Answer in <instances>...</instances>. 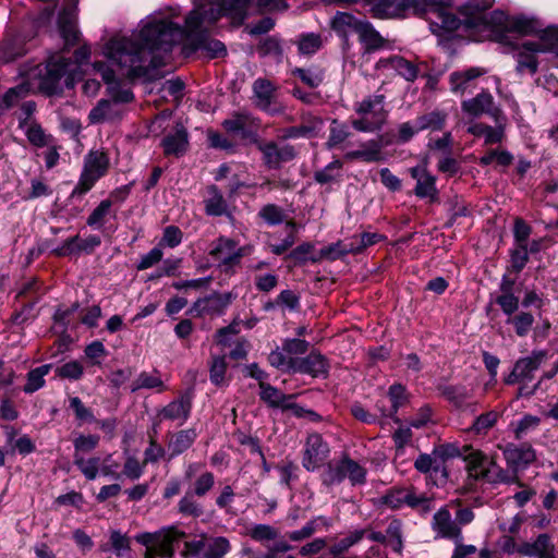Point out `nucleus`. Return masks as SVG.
<instances>
[{
    "label": "nucleus",
    "mask_w": 558,
    "mask_h": 558,
    "mask_svg": "<svg viewBox=\"0 0 558 558\" xmlns=\"http://www.w3.org/2000/svg\"><path fill=\"white\" fill-rule=\"evenodd\" d=\"M322 125L323 122L316 120L308 125L292 126L286 130L284 136L288 138L312 137L322 129Z\"/></svg>",
    "instance_id": "nucleus-46"
},
{
    "label": "nucleus",
    "mask_w": 558,
    "mask_h": 558,
    "mask_svg": "<svg viewBox=\"0 0 558 558\" xmlns=\"http://www.w3.org/2000/svg\"><path fill=\"white\" fill-rule=\"evenodd\" d=\"M377 70L393 71L408 82H414L418 74V66L400 56L380 59L376 63Z\"/></svg>",
    "instance_id": "nucleus-15"
},
{
    "label": "nucleus",
    "mask_w": 558,
    "mask_h": 558,
    "mask_svg": "<svg viewBox=\"0 0 558 558\" xmlns=\"http://www.w3.org/2000/svg\"><path fill=\"white\" fill-rule=\"evenodd\" d=\"M111 38L112 37H110L102 46H105ZM104 47H101V50ZM100 53H102V51ZM101 56L108 61L110 65L101 61H96L93 63V68L101 75L104 82L107 84V90L110 99L99 100L98 104L90 110L88 120L92 124L112 122L120 119L123 114L121 105L130 102L133 99V94L130 89L120 88V85L116 80L114 71L110 66L117 68L120 75L123 76L119 68L112 64L104 54ZM124 77L130 78L125 75Z\"/></svg>",
    "instance_id": "nucleus-2"
},
{
    "label": "nucleus",
    "mask_w": 558,
    "mask_h": 558,
    "mask_svg": "<svg viewBox=\"0 0 558 558\" xmlns=\"http://www.w3.org/2000/svg\"><path fill=\"white\" fill-rule=\"evenodd\" d=\"M329 372L327 359L318 352H311L303 359H296L294 373L307 374L313 377H326Z\"/></svg>",
    "instance_id": "nucleus-17"
},
{
    "label": "nucleus",
    "mask_w": 558,
    "mask_h": 558,
    "mask_svg": "<svg viewBox=\"0 0 558 558\" xmlns=\"http://www.w3.org/2000/svg\"><path fill=\"white\" fill-rule=\"evenodd\" d=\"M498 417L499 413L497 411H488L486 413H483L475 418L471 427V430H473L476 434L486 433L496 424Z\"/></svg>",
    "instance_id": "nucleus-50"
},
{
    "label": "nucleus",
    "mask_w": 558,
    "mask_h": 558,
    "mask_svg": "<svg viewBox=\"0 0 558 558\" xmlns=\"http://www.w3.org/2000/svg\"><path fill=\"white\" fill-rule=\"evenodd\" d=\"M209 255L219 267L228 269L239 264L243 256V248L239 247L238 244L226 236H220L218 240L211 243Z\"/></svg>",
    "instance_id": "nucleus-12"
},
{
    "label": "nucleus",
    "mask_w": 558,
    "mask_h": 558,
    "mask_svg": "<svg viewBox=\"0 0 558 558\" xmlns=\"http://www.w3.org/2000/svg\"><path fill=\"white\" fill-rule=\"evenodd\" d=\"M184 558L196 556L198 558H225L231 550L230 542L225 536H207L202 533L196 538L185 542Z\"/></svg>",
    "instance_id": "nucleus-7"
},
{
    "label": "nucleus",
    "mask_w": 558,
    "mask_h": 558,
    "mask_svg": "<svg viewBox=\"0 0 558 558\" xmlns=\"http://www.w3.org/2000/svg\"><path fill=\"white\" fill-rule=\"evenodd\" d=\"M109 158L100 150L89 151L85 157L84 169L74 192L84 194L107 172Z\"/></svg>",
    "instance_id": "nucleus-10"
},
{
    "label": "nucleus",
    "mask_w": 558,
    "mask_h": 558,
    "mask_svg": "<svg viewBox=\"0 0 558 558\" xmlns=\"http://www.w3.org/2000/svg\"><path fill=\"white\" fill-rule=\"evenodd\" d=\"M92 56L89 45H82L75 50V61L54 54L46 64V72L40 78L39 88L47 95L59 94L63 87H73L78 77V68Z\"/></svg>",
    "instance_id": "nucleus-3"
},
{
    "label": "nucleus",
    "mask_w": 558,
    "mask_h": 558,
    "mask_svg": "<svg viewBox=\"0 0 558 558\" xmlns=\"http://www.w3.org/2000/svg\"><path fill=\"white\" fill-rule=\"evenodd\" d=\"M385 98L383 95L369 96L356 105L359 119L352 120V126L360 132H375L386 121Z\"/></svg>",
    "instance_id": "nucleus-5"
},
{
    "label": "nucleus",
    "mask_w": 558,
    "mask_h": 558,
    "mask_svg": "<svg viewBox=\"0 0 558 558\" xmlns=\"http://www.w3.org/2000/svg\"><path fill=\"white\" fill-rule=\"evenodd\" d=\"M187 133L184 128H177L175 132L168 134L162 141V147L166 155L180 156L187 148Z\"/></svg>",
    "instance_id": "nucleus-29"
},
{
    "label": "nucleus",
    "mask_w": 558,
    "mask_h": 558,
    "mask_svg": "<svg viewBox=\"0 0 558 558\" xmlns=\"http://www.w3.org/2000/svg\"><path fill=\"white\" fill-rule=\"evenodd\" d=\"M26 136L37 147L48 146L51 142V136L47 135L38 124L29 125L26 130Z\"/></svg>",
    "instance_id": "nucleus-57"
},
{
    "label": "nucleus",
    "mask_w": 558,
    "mask_h": 558,
    "mask_svg": "<svg viewBox=\"0 0 558 558\" xmlns=\"http://www.w3.org/2000/svg\"><path fill=\"white\" fill-rule=\"evenodd\" d=\"M227 362L225 356H218L213 360L210 366V380L216 386L226 384Z\"/></svg>",
    "instance_id": "nucleus-54"
},
{
    "label": "nucleus",
    "mask_w": 558,
    "mask_h": 558,
    "mask_svg": "<svg viewBox=\"0 0 558 558\" xmlns=\"http://www.w3.org/2000/svg\"><path fill=\"white\" fill-rule=\"evenodd\" d=\"M486 71L482 68H470L466 70L454 71L449 75L450 90L454 94H463L473 80L484 75Z\"/></svg>",
    "instance_id": "nucleus-24"
},
{
    "label": "nucleus",
    "mask_w": 558,
    "mask_h": 558,
    "mask_svg": "<svg viewBox=\"0 0 558 558\" xmlns=\"http://www.w3.org/2000/svg\"><path fill=\"white\" fill-rule=\"evenodd\" d=\"M27 93V89L23 85H19L10 88L0 100V111L12 107Z\"/></svg>",
    "instance_id": "nucleus-63"
},
{
    "label": "nucleus",
    "mask_w": 558,
    "mask_h": 558,
    "mask_svg": "<svg viewBox=\"0 0 558 558\" xmlns=\"http://www.w3.org/2000/svg\"><path fill=\"white\" fill-rule=\"evenodd\" d=\"M111 202L108 199L102 201L89 215L87 225L98 228L102 225L105 217L109 214Z\"/></svg>",
    "instance_id": "nucleus-61"
},
{
    "label": "nucleus",
    "mask_w": 558,
    "mask_h": 558,
    "mask_svg": "<svg viewBox=\"0 0 558 558\" xmlns=\"http://www.w3.org/2000/svg\"><path fill=\"white\" fill-rule=\"evenodd\" d=\"M56 375L63 379L78 380L84 375V366L80 361L72 360L57 367Z\"/></svg>",
    "instance_id": "nucleus-43"
},
{
    "label": "nucleus",
    "mask_w": 558,
    "mask_h": 558,
    "mask_svg": "<svg viewBox=\"0 0 558 558\" xmlns=\"http://www.w3.org/2000/svg\"><path fill=\"white\" fill-rule=\"evenodd\" d=\"M506 31L520 36L537 34L539 37L543 32L547 31V28L543 29L541 21L533 16L515 15L506 20Z\"/></svg>",
    "instance_id": "nucleus-18"
},
{
    "label": "nucleus",
    "mask_w": 558,
    "mask_h": 558,
    "mask_svg": "<svg viewBox=\"0 0 558 558\" xmlns=\"http://www.w3.org/2000/svg\"><path fill=\"white\" fill-rule=\"evenodd\" d=\"M191 408V398L190 396L184 395L162 408V410L159 412V417L161 420L174 421L179 425H182L189 418Z\"/></svg>",
    "instance_id": "nucleus-21"
},
{
    "label": "nucleus",
    "mask_w": 558,
    "mask_h": 558,
    "mask_svg": "<svg viewBox=\"0 0 558 558\" xmlns=\"http://www.w3.org/2000/svg\"><path fill=\"white\" fill-rule=\"evenodd\" d=\"M345 478H348L352 485L363 484L366 478V471L354 460L343 457L338 461L329 462L322 474V482L326 486L340 484Z\"/></svg>",
    "instance_id": "nucleus-6"
},
{
    "label": "nucleus",
    "mask_w": 558,
    "mask_h": 558,
    "mask_svg": "<svg viewBox=\"0 0 558 558\" xmlns=\"http://www.w3.org/2000/svg\"><path fill=\"white\" fill-rule=\"evenodd\" d=\"M268 362L271 366L287 372L295 371L296 359L289 356L283 348H276L269 353Z\"/></svg>",
    "instance_id": "nucleus-37"
},
{
    "label": "nucleus",
    "mask_w": 558,
    "mask_h": 558,
    "mask_svg": "<svg viewBox=\"0 0 558 558\" xmlns=\"http://www.w3.org/2000/svg\"><path fill=\"white\" fill-rule=\"evenodd\" d=\"M252 118L246 113H235L222 122V126L232 134H242L245 136L246 129L252 125Z\"/></svg>",
    "instance_id": "nucleus-39"
},
{
    "label": "nucleus",
    "mask_w": 558,
    "mask_h": 558,
    "mask_svg": "<svg viewBox=\"0 0 558 558\" xmlns=\"http://www.w3.org/2000/svg\"><path fill=\"white\" fill-rule=\"evenodd\" d=\"M417 121V128L423 130H432V131H438L441 130L445 121H446V114L440 111H434L429 112L427 114L421 116L416 119Z\"/></svg>",
    "instance_id": "nucleus-42"
},
{
    "label": "nucleus",
    "mask_w": 558,
    "mask_h": 558,
    "mask_svg": "<svg viewBox=\"0 0 558 558\" xmlns=\"http://www.w3.org/2000/svg\"><path fill=\"white\" fill-rule=\"evenodd\" d=\"M110 545L118 557H122L130 549V539L119 530L110 532Z\"/></svg>",
    "instance_id": "nucleus-53"
},
{
    "label": "nucleus",
    "mask_w": 558,
    "mask_h": 558,
    "mask_svg": "<svg viewBox=\"0 0 558 558\" xmlns=\"http://www.w3.org/2000/svg\"><path fill=\"white\" fill-rule=\"evenodd\" d=\"M275 90L276 87L270 81L265 78L256 80L253 84L256 105L263 110L269 109Z\"/></svg>",
    "instance_id": "nucleus-33"
},
{
    "label": "nucleus",
    "mask_w": 558,
    "mask_h": 558,
    "mask_svg": "<svg viewBox=\"0 0 558 558\" xmlns=\"http://www.w3.org/2000/svg\"><path fill=\"white\" fill-rule=\"evenodd\" d=\"M292 74L296 75L306 86L315 88L320 85L324 80L323 73L314 69L295 68Z\"/></svg>",
    "instance_id": "nucleus-49"
},
{
    "label": "nucleus",
    "mask_w": 558,
    "mask_h": 558,
    "mask_svg": "<svg viewBox=\"0 0 558 558\" xmlns=\"http://www.w3.org/2000/svg\"><path fill=\"white\" fill-rule=\"evenodd\" d=\"M518 553L527 557L555 558L549 544V537L541 534L533 542H527L518 547Z\"/></svg>",
    "instance_id": "nucleus-26"
},
{
    "label": "nucleus",
    "mask_w": 558,
    "mask_h": 558,
    "mask_svg": "<svg viewBox=\"0 0 558 558\" xmlns=\"http://www.w3.org/2000/svg\"><path fill=\"white\" fill-rule=\"evenodd\" d=\"M77 8L76 3H71L65 8L58 19V26L65 46H72L78 40V31L76 27Z\"/></svg>",
    "instance_id": "nucleus-16"
},
{
    "label": "nucleus",
    "mask_w": 558,
    "mask_h": 558,
    "mask_svg": "<svg viewBox=\"0 0 558 558\" xmlns=\"http://www.w3.org/2000/svg\"><path fill=\"white\" fill-rule=\"evenodd\" d=\"M215 484V476L211 472L202 473L193 484V495L198 497L205 496Z\"/></svg>",
    "instance_id": "nucleus-56"
},
{
    "label": "nucleus",
    "mask_w": 558,
    "mask_h": 558,
    "mask_svg": "<svg viewBox=\"0 0 558 558\" xmlns=\"http://www.w3.org/2000/svg\"><path fill=\"white\" fill-rule=\"evenodd\" d=\"M232 302L230 293H213L196 300L187 314L195 317L220 316Z\"/></svg>",
    "instance_id": "nucleus-13"
},
{
    "label": "nucleus",
    "mask_w": 558,
    "mask_h": 558,
    "mask_svg": "<svg viewBox=\"0 0 558 558\" xmlns=\"http://www.w3.org/2000/svg\"><path fill=\"white\" fill-rule=\"evenodd\" d=\"M410 173L412 178L416 180V186L414 189L416 196L425 198L436 195V180L435 177L427 171L426 162L411 168Z\"/></svg>",
    "instance_id": "nucleus-20"
},
{
    "label": "nucleus",
    "mask_w": 558,
    "mask_h": 558,
    "mask_svg": "<svg viewBox=\"0 0 558 558\" xmlns=\"http://www.w3.org/2000/svg\"><path fill=\"white\" fill-rule=\"evenodd\" d=\"M141 389H149L155 390L156 392H162L167 389V386L161 379L160 373L158 371L142 372L131 385L132 392Z\"/></svg>",
    "instance_id": "nucleus-28"
},
{
    "label": "nucleus",
    "mask_w": 558,
    "mask_h": 558,
    "mask_svg": "<svg viewBox=\"0 0 558 558\" xmlns=\"http://www.w3.org/2000/svg\"><path fill=\"white\" fill-rule=\"evenodd\" d=\"M357 35L366 51L377 50L384 46V38L367 21L357 28Z\"/></svg>",
    "instance_id": "nucleus-34"
},
{
    "label": "nucleus",
    "mask_w": 558,
    "mask_h": 558,
    "mask_svg": "<svg viewBox=\"0 0 558 558\" xmlns=\"http://www.w3.org/2000/svg\"><path fill=\"white\" fill-rule=\"evenodd\" d=\"M99 442V437L96 435H80L74 439L75 453L89 452L94 450Z\"/></svg>",
    "instance_id": "nucleus-64"
},
{
    "label": "nucleus",
    "mask_w": 558,
    "mask_h": 558,
    "mask_svg": "<svg viewBox=\"0 0 558 558\" xmlns=\"http://www.w3.org/2000/svg\"><path fill=\"white\" fill-rule=\"evenodd\" d=\"M74 464L80 469L87 480H95L99 473V459H85L82 454L74 453Z\"/></svg>",
    "instance_id": "nucleus-41"
},
{
    "label": "nucleus",
    "mask_w": 558,
    "mask_h": 558,
    "mask_svg": "<svg viewBox=\"0 0 558 558\" xmlns=\"http://www.w3.org/2000/svg\"><path fill=\"white\" fill-rule=\"evenodd\" d=\"M433 529L439 537L450 538L454 542L462 539L461 529L452 521L451 514L446 508H440L434 514Z\"/></svg>",
    "instance_id": "nucleus-19"
},
{
    "label": "nucleus",
    "mask_w": 558,
    "mask_h": 558,
    "mask_svg": "<svg viewBox=\"0 0 558 558\" xmlns=\"http://www.w3.org/2000/svg\"><path fill=\"white\" fill-rule=\"evenodd\" d=\"M557 41L558 26L548 27L537 40L524 41L515 54L518 73H536L538 63L535 54L553 51Z\"/></svg>",
    "instance_id": "nucleus-4"
},
{
    "label": "nucleus",
    "mask_w": 558,
    "mask_h": 558,
    "mask_svg": "<svg viewBox=\"0 0 558 558\" xmlns=\"http://www.w3.org/2000/svg\"><path fill=\"white\" fill-rule=\"evenodd\" d=\"M507 323L513 325L515 333L519 337H524L530 332L534 317L530 313L521 312L513 317H509Z\"/></svg>",
    "instance_id": "nucleus-44"
},
{
    "label": "nucleus",
    "mask_w": 558,
    "mask_h": 558,
    "mask_svg": "<svg viewBox=\"0 0 558 558\" xmlns=\"http://www.w3.org/2000/svg\"><path fill=\"white\" fill-rule=\"evenodd\" d=\"M26 52L24 41L20 36L4 40L0 47V61L11 62Z\"/></svg>",
    "instance_id": "nucleus-35"
},
{
    "label": "nucleus",
    "mask_w": 558,
    "mask_h": 558,
    "mask_svg": "<svg viewBox=\"0 0 558 558\" xmlns=\"http://www.w3.org/2000/svg\"><path fill=\"white\" fill-rule=\"evenodd\" d=\"M493 104L494 99L489 93H481L472 99L464 100L461 107L464 113L476 118L490 112Z\"/></svg>",
    "instance_id": "nucleus-27"
},
{
    "label": "nucleus",
    "mask_w": 558,
    "mask_h": 558,
    "mask_svg": "<svg viewBox=\"0 0 558 558\" xmlns=\"http://www.w3.org/2000/svg\"><path fill=\"white\" fill-rule=\"evenodd\" d=\"M341 168L342 162L340 160H332L324 169L315 172V180L320 184L329 183L339 177Z\"/></svg>",
    "instance_id": "nucleus-51"
},
{
    "label": "nucleus",
    "mask_w": 558,
    "mask_h": 558,
    "mask_svg": "<svg viewBox=\"0 0 558 558\" xmlns=\"http://www.w3.org/2000/svg\"><path fill=\"white\" fill-rule=\"evenodd\" d=\"M254 0H225L218 5L213 0H203L191 11L185 20V29L172 21L173 12H155L143 19L138 28L130 35L116 34L104 46L102 54L121 73L129 77L147 76L151 70L165 63V57L178 44L184 32L189 37L199 36L197 48L217 58L226 52L225 45L216 39L203 36L207 25L215 23L221 15L244 19L246 9Z\"/></svg>",
    "instance_id": "nucleus-1"
},
{
    "label": "nucleus",
    "mask_w": 558,
    "mask_h": 558,
    "mask_svg": "<svg viewBox=\"0 0 558 558\" xmlns=\"http://www.w3.org/2000/svg\"><path fill=\"white\" fill-rule=\"evenodd\" d=\"M259 388L262 400L268 403L270 407L282 409L291 407V400L293 399L292 396H287L266 383H260Z\"/></svg>",
    "instance_id": "nucleus-31"
},
{
    "label": "nucleus",
    "mask_w": 558,
    "mask_h": 558,
    "mask_svg": "<svg viewBox=\"0 0 558 558\" xmlns=\"http://www.w3.org/2000/svg\"><path fill=\"white\" fill-rule=\"evenodd\" d=\"M51 368L50 364H45L39 367L32 369L27 374V383L24 386L26 393H33L39 390L45 385V376L49 374Z\"/></svg>",
    "instance_id": "nucleus-38"
},
{
    "label": "nucleus",
    "mask_w": 558,
    "mask_h": 558,
    "mask_svg": "<svg viewBox=\"0 0 558 558\" xmlns=\"http://www.w3.org/2000/svg\"><path fill=\"white\" fill-rule=\"evenodd\" d=\"M547 360V352L534 350L530 355L520 357L513 365L511 373L505 378L507 385L530 381L533 373Z\"/></svg>",
    "instance_id": "nucleus-11"
},
{
    "label": "nucleus",
    "mask_w": 558,
    "mask_h": 558,
    "mask_svg": "<svg viewBox=\"0 0 558 558\" xmlns=\"http://www.w3.org/2000/svg\"><path fill=\"white\" fill-rule=\"evenodd\" d=\"M502 291L496 302L506 315L511 316L519 307V299L509 289L502 288Z\"/></svg>",
    "instance_id": "nucleus-55"
},
{
    "label": "nucleus",
    "mask_w": 558,
    "mask_h": 558,
    "mask_svg": "<svg viewBox=\"0 0 558 558\" xmlns=\"http://www.w3.org/2000/svg\"><path fill=\"white\" fill-rule=\"evenodd\" d=\"M196 439L194 429L180 430L169 442V450L172 456H178L187 450Z\"/></svg>",
    "instance_id": "nucleus-36"
},
{
    "label": "nucleus",
    "mask_w": 558,
    "mask_h": 558,
    "mask_svg": "<svg viewBox=\"0 0 558 558\" xmlns=\"http://www.w3.org/2000/svg\"><path fill=\"white\" fill-rule=\"evenodd\" d=\"M329 454V447L319 434L306 438L302 464L307 471L317 470Z\"/></svg>",
    "instance_id": "nucleus-14"
},
{
    "label": "nucleus",
    "mask_w": 558,
    "mask_h": 558,
    "mask_svg": "<svg viewBox=\"0 0 558 558\" xmlns=\"http://www.w3.org/2000/svg\"><path fill=\"white\" fill-rule=\"evenodd\" d=\"M266 165L270 168H277L281 162L291 160L294 156L292 146L286 145L279 147L275 143H268L260 146Z\"/></svg>",
    "instance_id": "nucleus-23"
},
{
    "label": "nucleus",
    "mask_w": 558,
    "mask_h": 558,
    "mask_svg": "<svg viewBox=\"0 0 558 558\" xmlns=\"http://www.w3.org/2000/svg\"><path fill=\"white\" fill-rule=\"evenodd\" d=\"M319 524L329 526L330 522L325 517H317L308 521L302 529L288 533V537L293 542L308 538L318 530Z\"/></svg>",
    "instance_id": "nucleus-40"
},
{
    "label": "nucleus",
    "mask_w": 558,
    "mask_h": 558,
    "mask_svg": "<svg viewBox=\"0 0 558 558\" xmlns=\"http://www.w3.org/2000/svg\"><path fill=\"white\" fill-rule=\"evenodd\" d=\"M322 44L319 35L314 33L305 34L299 40V51L303 54H313L322 47Z\"/></svg>",
    "instance_id": "nucleus-52"
},
{
    "label": "nucleus",
    "mask_w": 558,
    "mask_h": 558,
    "mask_svg": "<svg viewBox=\"0 0 558 558\" xmlns=\"http://www.w3.org/2000/svg\"><path fill=\"white\" fill-rule=\"evenodd\" d=\"M178 509L183 515L197 518L203 513L201 505L195 500L194 495L186 493L179 501Z\"/></svg>",
    "instance_id": "nucleus-48"
},
{
    "label": "nucleus",
    "mask_w": 558,
    "mask_h": 558,
    "mask_svg": "<svg viewBox=\"0 0 558 558\" xmlns=\"http://www.w3.org/2000/svg\"><path fill=\"white\" fill-rule=\"evenodd\" d=\"M204 203L208 216H222L228 210L227 202L216 185L208 186Z\"/></svg>",
    "instance_id": "nucleus-32"
},
{
    "label": "nucleus",
    "mask_w": 558,
    "mask_h": 558,
    "mask_svg": "<svg viewBox=\"0 0 558 558\" xmlns=\"http://www.w3.org/2000/svg\"><path fill=\"white\" fill-rule=\"evenodd\" d=\"M349 135L350 133L343 124H339L338 122L332 121L327 147L333 148L340 145L349 137Z\"/></svg>",
    "instance_id": "nucleus-62"
},
{
    "label": "nucleus",
    "mask_w": 558,
    "mask_h": 558,
    "mask_svg": "<svg viewBox=\"0 0 558 558\" xmlns=\"http://www.w3.org/2000/svg\"><path fill=\"white\" fill-rule=\"evenodd\" d=\"M183 239L182 231L175 226H168L163 230L162 238L159 242L160 246L177 247Z\"/></svg>",
    "instance_id": "nucleus-59"
},
{
    "label": "nucleus",
    "mask_w": 558,
    "mask_h": 558,
    "mask_svg": "<svg viewBox=\"0 0 558 558\" xmlns=\"http://www.w3.org/2000/svg\"><path fill=\"white\" fill-rule=\"evenodd\" d=\"M505 459L514 470L526 468L535 460V452L530 446L509 445L504 450Z\"/></svg>",
    "instance_id": "nucleus-22"
},
{
    "label": "nucleus",
    "mask_w": 558,
    "mask_h": 558,
    "mask_svg": "<svg viewBox=\"0 0 558 558\" xmlns=\"http://www.w3.org/2000/svg\"><path fill=\"white\" fill-rule=\"evenodd\" d=\"M246 534L256 542H268L277 538L278 531L268 524H254Z\"/></svg>",
    "instance_id": "nucleus-45"
},
{
    "label": "nucleus",
    "mask_w": 558,
    "mask_h": 558,
    "mask_svg": "<svg viewBox=\"0 0 558 558\" xmlns=\"http://www.w3.org/2000/svg\"><path fill=\"white\" fill-rule=\"evenodd\" d=\"M100 245V238L97 235H89L85 240H81L78 236H73L66 240L62 246L54 250L57 255L64 256L76 254L82 251L90 252L95 247Z\"/></svg>",
    "instance_id": "nucleus-25"
},
{
    "label": "nucleus",
    "mask_w": 558,
    "mask_h": 558,
    "mask_svg": "<svg viewBox=\"0 0 558 558\" xmlns=\"http://www.w3.org/2000/svg\"><path fill=\"white\" fill-rule=\"evenodd\" d=\"M365 20H359L350 13L338 12L331 21L332 28L342 37L351 33L357 34V28L362 26Z\"/></svg>",
    "instance_id": "nucleus-30"
},
{
    "label": "nucleus",
    "mask_w": 558,
    "mask_h": 558,
    "mask_svg": "<svg viewBox=\"0 0 558 558\" xmlns=\"http://www.w3.org/2000/svg\"><path fill=\"white\" fill-rule=\"evenodd\" d=\"M185 537V533L175 525L163 526L156 532H142L135 535L141 545L154 544L160 557L171 558L174 555V544Z\"/></svg>",
    "instance_id": "nucleus-8"
},
{
    "label": "nucleus",
    "mask_w": 558,
    "mask_h": 558,
    "mask_svg": "<svg viewBox=\"0 0 558 558\" xmlns=\"http://www.w3.org/2000/svg\"><path fill=\"white\" fill-rule=\"evenodd\" d=\"M388 145V142L369 141L362 145L361 159L366 162H375L381 159V148Z\"/></svg>",
    "instance_id": "nucleus-47"
},
{
    "label": "nucleus",
    "mask_w": 558,
    "mask_h": 558,
    "mask_svg": "<svg viewBox=\"0 0 558 558\" xmlns=\"http://www.w3.org/2000/svg\"><path fill=\"white\" fill-rule=\"evenodd\" d=\"M259 216L268 223V225H279L284 220V214L283 210L272 204L264 206L260 211Z\"/></svg>",
    "instance_id": "nucleus-60"
},
{
    "label": "nucleus",
    "mask_w": 558,
    "mask_h": 558,
    "mask_svg": "<svg viewBox=\"0 0 558 558\" xmlns=\"http://www.w3.org/2000/svg\"><path fill=\"white\" fill-rule=\"evenodd\" d=\"M464 461L470 476L474 478H486L492 482L505 481L502 471L495 460L482 451L464 446Z\"/></svg>",
    "instance_id": "nucleus-9"
},
{
    "label": "nucleus",
    "mask_w": 558,
    "mask_h": 558,
    "mask_svg": "<svg viewBox=\"0 0 558 558\" xmlns=\"http://www.w3.org/2000/svg\"><path fill=\"white\" fill-rule=\"evenodd\" d=\"M387 399L391 403V408L388 412H383L385 416L393 415L398 409L403 404L404 401V388L400 385H393L389 388Z\"/></svg>",
    "instance_id": "nucleus-58"
}]
</instances>
